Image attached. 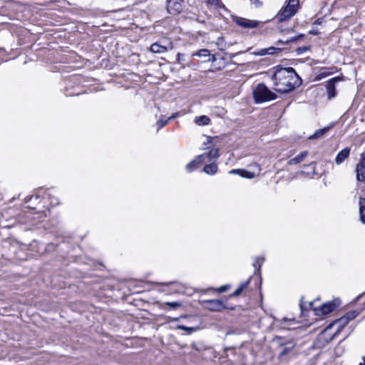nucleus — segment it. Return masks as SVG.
Returning a JSON list of instances; mask_svg holds the SVG:
<instances>
[{
	"instance_id": "f257e3e1",
	"label": "nucleus",
	"mask_w": 365,
	"mask_h": 365,
	"mask_svg": "<svg viewBox=\"0 0 365 365\" xmlns=\"http://www.w3.org/2000/svg\"><path fill=\"white\" fill-rule=\"evenodd\" d=\"M272 78L274 90L281 93L292 91L299 85L300 78L292 67H276Z\"/></svg>"
},
{
	"instance_id": "f03ea898",
	"label": "nucleus",
	"mask_w": 365,
	"mask_h": 365,
	"mask_svg": "<svg viewBox=\"0 0 365 365\" xmlns=\"http://www.w3.org/2000/svg\"><path fill=\"white\" fill-rule=\"evenodd\" d=\"M253 98L255 103H260L274 100L277 95L271 91L264 84L259 83L253 89Z\"/></svg>"
},
{
	"instance_id": "7ed1b4c3",
	"label": "nucleus",
	"mask_w": 365,
	"mask_h": 365,
	"mask_svg": "<svg viewBox=\"0 0 365 365\" xmlns=\"http://www.w3.org/2000/svg\"><path fill=\"white\" fill-rule=\"evenodd\" d=\"M166 10L171 15H178L184 9L183 0H166Z\"/></svg>"
},
{
	"instance_id": "20e7f679",
	"label": "nucleus",
	"mask_w": 365,
	"mask_h": 365,
	"mask_svg": "<svg viewBox=\"0 0 365 365\" xmlns=\"http://www.w3.org/2000/svg\"><path fill=\"white\" fill-rule=\"evenodd\" d=\"M200 303L205 309L212 312H220L226 308L222 301L218 299L203 300Z\"/></svg>"
},
{
	"instance_id": "39448f33",
	"label": "nucleus",
	"mask_w": 365,
	"mask_h": 365,
	"mask_svg": "<svg viewBox=\"0 0 365 365\" xmlns=\"http://www.w3.org/2000/svg\"><path fill=\"white\" fill-rule=\"evenodd\" d=\"M343 81V77L336 76L329 79L326 84V90L328 99H331L336 96V83Z\"/></svg>"
},
{
	"instance_id": "423d86ee",
	"label": "nucleus",
	"mask_w": 365,
	"mask_h": 365,
	"mask_svg": "<svg viewBox=\"0 0 365 365\" xmlns=\"http://www.w3.org/2000/svg\"><path fill=\"white\" fill-rule=\"evenodd\" d=\"M234 21L239 26L244 29H255L258 26L259 21L256 20H250L243 17H235Z\"/></svg>"
},
{
	"instance_id": "0eeeda50",
	"label": "nucleus",
	"mask_w": 365,
	"mask_h": 365,
	"mask_svg": "<svg viewBox=\"0 0 365 365\" xmlns=\"http://www.w3.org/2000/svg\"><path fill=\"white\" fill-rule=\"evenodd\" d=\"M356 179L358 181H365V152L361 154L359 163L356 166Z\"/></svg>"
},
{
	"instance_id": "6e6552de",
	"label": "nucleus",
	"mask_w": 365,
	"mask_h": 365,
	"mask_svg": "<svg viewBox=\"0 0 365 365\" xmlns=\"http://www.w3.org/2000/svg\"><path fill=\"white\" fill-rule=\"evenodd\" d=\"M192 56L205 58V62H215L216 61L215 55H212L210 51L206 48L200 49L196 53H193Z\"/></svg>"
},
{
	"instance_id": "1a4fd4ad",
	"label": "nucleus",
	"mask_w": 365,
	"mask_h": 365,
	"mask_svg": "<svg viewBox=\"0 0 365 365\" xmlns=\"http://www.w3.org/2000/svg\"><path fill=\"white\" fill-rule=\"evenodd\" d=\"M205 154L197 155L194 160L187 164L185 169L187 173H191L198 168V165L205 160Z\"/></svg>"
},
{
	"instance_id": "9d476101",
	"label": "nucleus",
	"mask_w": 365,
	"mask_h": 365,
	"mask_svg": "<svg viewBox=\"0 0 365 365\" xmlns=\"http://www.w3.org/2000/svg\"><path fill=\"white\" fill-rule=\"evenodd\" d=\"M295 14V12L288 10L287 8L283 7L278 13L277 19L280 22L285 21L292 18Z\"/></svg>"
},
{
	"instance_id": "9b49d317",
	"label": "nucleus",
	"mask_w": 365,
	"mask_h": 365,
	"mask_svg": "<svg viewBox=\"0 0 365 365\" xmlns=\"http://www.w3.org/2000/svg\"><path fill=\"white\" fill-rule=\"evenodd\" d=\"M337 306L338 305L336 304L335 302H328L322 304L320 307L319 310L321 311L322 314L326 315L333 312L336 308Z\"/></svg>"
},
{
	"instance_id": "f8f14e48",
	"label": "nucleus",
	"mask_w": 365,
	"mask_h": 365,
	"mask_svg": "<svg viewBox=\"0 0 365 365\" xmlns=\"http://www.w3.org/2000/svg\"><path fill=\"white\" fill-rule=\"evenodd\" d=\"M349 154H350V148H344L337 154V155L335 158V163L337 165H340L349 157Z\"/></svg>"
},
{
	"instance_id": "ddd939ff",
	"label": "nucleus",
	"mask_w": 365,
	"mask_h": 365,
	"mask_svg": "<svg viewBox=\"0 0 365 365\" xmlns=\"http://www.w3.org/2000/svg\"><path fill=\"white\" fill-rule=\"evenodd\" d=\"M229 173L237 174V175L242 176V178H248V179H252V178H255V176L254 173H252V172H250V171H247V170H243V169H233V170H230L229 172Z\"/></svg>"
},
{
	"instance_id": "4468645a",
	"label": "nucleus",
	"mask_w": 365,
	"mask_h": 365,
	"mask_svg": "<svg viewBox=\"0 0 365 365\" xmlns=\"http://www.w3.org/2000/svg\"><path fill=\"white\" fill-rule=\"evenodd\" d=\"M308 155V151H303L300 153L297 156L290 159L288 162V165L298 164L302 162Z\"/></svg>"
},
{
	"instance_id": "2eb2a0df",
	"label": "nucleus",
	"mask_w": 365,
	"mask_h": 365,
	"mask_svg": "<svg viewBox=\"0 0 365 365\" xmlns=\"http://www.w3.org/2000/svg\"><path fill=\"white\" fill-rule=\"evenodd\" d=\"M359 204L360 220L365 225V197H360Z\"/></svg>"
},
{
	"instance_id": "dca6fc26",
	"label": "nucleus",
	"mask_w": 365,
	"mask_h": 365,
	"mask_svg": "<svg viewBox=\"0 0 365 365\" xmlns=\"http://www.w3.org/2000/svg\"><path fill=\"white\" fill-rule=\"evenodd\" d=\"M330 129L329 126L324 127V128L317 130L313 135H310L309 140H315L322 138Z\"/></svg>"
},
{
	"instance_id": "f3484780",
	"label": "nucleus",
	"mask_w": 365,
	"mask_h": 365,
	"mask_svg": "<svg viewBox=\"0 0 365 365\" xmlns=\"http://www.w3.org/2000/svg\"><path fill=\"white\" fill-rule=\"evenodd\" d=\"M299 5V0H289L287 4L284 6L285 8H287L288 10H290L291 11H294L297 13Z\"/></svg>"
},
{
	"instance_id": "a211bd4d",
	"label": "nucleus",
	"mask_w": 365,
	"mask_h": 365,
	"mask_svg": "<svg viewBox=\"0 0 365 365\" xmlns=\"http://www.w3.org/2000/svg\"><path fill=\"white\" fill-rule=\"evenodd\" d=\"M210 119L207 115L196 117L195 119V123L198 125H207L210 123Z\"/></svg>"
},
{
	"instance_id": "6ab92c4d",
	"label": "nucleus",
	"mask_w": 365,
	"mask_h": 365,
	"mask_svg": "<svg viewBox=\"0 0 365 365\" xmlns=\"http://www.w3.org/2000/svg\"><path fill=\"white\" fill-rule=\"evenodd\" d=\"M217 166L215 163H210L209 165H206L204 168L203 171L208 174V175H214L217 173Z\"/></svg>"
},
{
	"instance_id": "aec40b11",
	"label": "nucleus",
	"mask_w": 365,
	"mask_h": 365,
	"mask_svg": "<svg viewBox=\"0 0 365 365\" xmlns=\"http://www.w3.org/2000/svg\"><path fill=\"white\" fill-rule=\"evenodd\" d=\"M205 154V159L208 158L209 160L212 159H217L219 157V150L217 148L210 150L207 153Z\"/></svg>"
},
{
	"instance_id": "412c9836",
	"label": "nucleus",
	"mask_w": 365,
	"mask_h": 365,
	"mask_svg": "<svg viewBox=\"0 0 365 365\" xmlns=\"http://www.w3.org/2000/svg\"><path fill=\"white\" fill-rule=\"evenodd\" d=\"M166 48L163 46L158 43H153L150 46V51L153 53H163L166 51Z\"/></svg>"
},
{
	"instance_id": "4be33fe9",
	"label": "nucleus",
	"mask_w": 365,
	"mask_h": 365,
	"mask_svg": "<svg viewBox=\"0 0 365 365\" xmlns=\"http://www.w3.org/2000/svg\"><path fill=\"white\" fill-rule=\"evenodd\" d=\"M302 37H304V34H299V35H298L297 36H294V37L287 38L285 41L279 40V41H277V44H279V43L280 44L289 43H291V42L296 41H297L298 39H299V38H301Z\"/></svg>"
},
{
	"instance_id": "5701e85b",
	"label": "nucleus",
	"mask_w": 365,
	"mask_h": 365,
	"mask_svg": "<svg viewBox=\"0 0 365 365\" xmlns=\"http://www.w3.org/2000/svg\"><path fill=\"white\" fill-rule=\"evenodd\" d=\"M250 280L247 282L242 283L239 288H237L230 296L231 297H237L239 296L242 292L247 287Z\"/></svg>"
},
{
	"instance_id": "b1692460",
	"label": "nucleus",
	"mask_w": 365,
	"mask_h": 365,
	"mask_svg": "<svg viewBox=\"0 0 365 365\" xmlns=\"http://www.w3.org/2000/svg\"><path fill=\"white\" fill-rule=\"evenodd\" d=\"M264 261V257H257L256 261L255 263H253V267L255 268V270L259 272L260 268Z\"/></svg>"
},
{
	"instance_id": "393cba45",
	"label": "nucleus",
	"mask_w": 365,
	"mask_h": 365,
	"mask_svg": "<svg viewBox=\"0 0 365 365\" xmlns=\"http://www.w3.org/2000/svg\"><path fill=\"white\" fill-rule=\"evenodd\" d=\"M207 4L209 6L214 8L220 7L222 4L220 0H207Z\"/></svg>"
},
{
	"instance_id": "a878e982",
	"label": "nucleus",
	"mask_w": 365,
	"mask_h": 365,
	"mask_svg": "<svg viewBox=\"0 0 365 365\" xmlns=\"http://www.w3.org/2000/svg\"><path fill=\"white\" fill-rule=\"evenodd\" d=\"M250 2V4L253 6L255 9L261 8L263 4L264 0H249Z\"/></svg>"
},
{
	"instance_id": "bb28decb",
	"label": "nucleus",
	"mask_w": 365,
	"mask_h": 365,
	"mask_svg": "<svg viewBox=\"0 0 365 365\" xmlns=\"http://www.w3.org/2000/svg\"><path fill=\"white\" fill-rule=\"evenodd\" d=\"M266 49H267V55H273V54L277 53L282 51V48L274 47V46H271L269 48H267Z\"/></svg>"
},
{
	"instance_id": "cd10ccee",
	"label": "nucleus",
	"mask_w": 365,
	"mask_h": 365,
	"mask_svg": "<svg viewBox=\"0 0 365 365\" xmlns=\"http://www.w3.org/2000/svg\"><path fill=\"white\" fill-rule=\"evenodd\" d=\"M165 305L171 309H177L182 306V304L179 302H168L165 303Z\"/></svg>"
},
{
	"instance_id": "c85d7f7f",
	"label": "nucleus",
	"mask_w": 365,
	"mask_h": 365,
	"mask_svg": "<svg viewBox=\"0 0 365 365\" xmlns=\"http://www.w3.org/2000/svg\"><path fill=\"white\" fill-rule=\"evenodd\" d=\"M294 348V345H292L290 346H288V347H283L282 349V351L281 352L279 353V356H283L284 355H286L287 354H288L292 349Z\"/></svg>"
},
{
	"instance_id": "c756f323",
	"label": "nucleus",
	"mask_w": 365,
	"mask_h": 365,
	"mask_svg": "<svg viewBox=\"0 0 365 365\" xmlns=\"http://www.w3.org/2000/svg\"><path fill=\"white\" fill-rule=\"evenodd\" d=\"M169 122V120L168 119H166V120H163V119H160L158 120L157 122V125L158 126V129H160L162 128H163L165 125H166Z\"/></svg>"
},
{
	"instance_id": "7c9ffc66",
	"label": "nucleus",
	"mask_w": 365,
	"mask_h": 365,
	"mask_svg": "<svg viewBox=\"0 0 365 365\" xmlns=\"http://www.w3.org/2000/svg\"><path fill=\"white\" fill-rule=\"evenodd\" d=\"M355 317H356V314L354 312H349L341 320H344V321L350 320V319H353Z\"/></svg>"
},
{
	"instance_id": "2f4dec72",
	"label": "nucleus",
	"mask_w": 365,
	"mask_h": 365,
	"mask_svg": "<svg viewBox=\"0 0 365 365\" xmlns=\"http://www.w3.org/2000/svg\"><path fill=\"white\" fill-rule=\"evenodd\" d=\"M309 49L308 46H302L297 48L296 51L297 54L300 55L304 53V52L307 51Z\"/></svg>"
},
{
	"instance_id": "473e14b6",
	"label": "nucleus",
	"mask_w": 365,
	"mask_h": 365,
	"mask_svg": "<svg viewBox=\"0 0 365 365\" xmlns=\"http://www.w3.org/2000/svg\"><path fill=\"white\" fill-rule=\"evenodd\" d=\"M255 54L257 56H265L267 54V49L266 48H260L258 49L255 52Z\"/></svg>"
},
{
	"instance_id": "72a5a7b5",
	"label": "nucleus",
	"mask_w": 365,
	"mask_h": 365,
	"mask_svg": "<svg viewBox=\"0 0 365 365\" xmlns=\"http://www.w3.org/2000/svg\"><path fill=\"white\" fill-rule=\"evenodd\" d=\"M178 329H180V330L190 331L195 330V329L193 327H185V326H183V325L178 326Z\"/></svg>"
},
{
	"instance_id": "f704fd0d",
	"label": "nucleus",
	"mask_w": 365,
	"mask_h": 365,
	"mask_svg": "<svg viewBox=\"0 0 365 365\" xmlns=\"http://www.w3.org/2000/svg\"><path fill=\"white\" fill-rule=\"evenodd\" d=\"M217 137H211V136H207V143H205V145H210V144H212V140L214 139H216Z\"/></svg>"
},
{
	"instance_id": "c9c22d12",
	"label": "nucleus",
	"mask_w": 365,
	"mask_h": 365,
	"mask_svg": "<svg viewBox=\"0 0 365 365\" xmlns=\"http://www.w3.org/2000/svg\"><path fill=\"white\" fill-rule=\"evenodd\" d=\"M229 288V286L228 285H223V286H221L220 288H218V292L222 293V292H224L225 291H227Z\"/></svg>"
},
{
	"instance_id": "e433bc0d",
	"label": "nucleus",
	"mask_w": 365,
	"mask_h": 365,
	"mask_svg": "<svg viewBox=\"0 0 365 365\" xmlns=\"http://www.w3.org/2000/svg\"><path fill=\"white\" fill-rule=\"evenodd\" d=\"M178 116H179V113H175L171 116H170L168 119L169 120H173V119H174V118H177Z\"/></svg>"
},
{
	"instance_id": "4c0bfd02",
	"label": "nucleus",
	"mask_w": 365,
	"mask_h": 365,
	"mask_svg": "<svg viewBox=\"0 0 365 365\" xmlns=\"http://www.w3.org/2000/svg\"><path fill=\"white\" fill-rule=\"evenodd\" d=\"M322 23L321 20L319 19L315 21L314 24H320Z\"/></svg>"
},
{
	"instance_id": "58836bf2",
	"label": "nucleus",
	"mask_w": 365,
	"mask_h": 365,
	"mask_svg": "<svg viewBox=\"0 0 365 365\" xmlns=\"http://www.w3.org/2000/svg\"><path fill=\"white\" fill-rule=\"evenodd\" d=\"M364 294H365V292H363L362 294H359L358 297H357V299H359V298H361Z\"/></svg>"
},
{
	"instance_id": "ea45409f",
	"label": "nucleus",
	"mask_w": 365,
	"mask_h": 365,
	"mask_svg": "<svg viewBox=\"0 0 365 365\" xmlns=\"http://www.w3.org/2000/svg\"><path fill=\"white\" fill-rule=\"evenodd\" d=\"M38 215H39L38 218H40V217H43V215H42V214H41V213H39V214H38Z\"/></svg>"
},
{
	"instance_id": "a19ab883",
	"label": "nucleus",
	"mask_w": 365,
	"mask_h": 365,
	"mask_svg": "<svg viewBox=\"0 0 365 365\" xmlns=\"http://www.w3.org/2000/svg\"><path fill=\"white\" fill-rule=\"evenodd\" d=\"M359 365H365V363H364V362H361V363H359Z\"/></svg>"
},
{
	"instance_id": "79ce46f5",
	"label": "nucleus",
	"mask_w": 365,
	"mask_h": 365,
	"mask_svg": "<svg viewBox=\"0 0 365 365\" xmlns=\"http://www.w3.org/2000/svg\"><path fill=\"white\" fill-rule=\"evenodd\" d=\"M300 307H301V309H303L304 307L302 303L300 304Z\"/></svg>"
}]
</instances>
